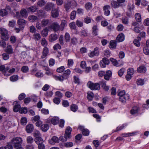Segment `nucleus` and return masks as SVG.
<instances>
[{
  "label": "nucleus",
  "mask_w": 149,
  "mask_h": 149,
  "mask_svg": "<svg viewBox=\"0 0 149 149\" xmlns=\"http://www.w3.org/2000/svg\"><path fill=\"white\" fill-rule=\"evenodd\" d=\"M10 68L8 66L5 67L4 65H2L0 66V71L3 74L6 76H9L11 74H13L15 71V69L12 68L9 70Z\"/></svg>",
  "instance_id": "nucleus-1"
},
{
  "label": "nucleus",
  "mask_w": 149,
  "mask_h": 149,
  "mask_svg": "<svg viewBox=\"0 0 149 149\" xmlns=\"http://www.w3.org/2000/svg\"><path fill=\"white\" fill-rule=\"evenodd\" d=\"M22 139L20 137L13 138L11 140V143L14 145V146L16 149H23L21 147Z\"/></svg>",
  "instance_id": "nucleus-2"
},
{
  "label": "nucleus",
  "mask_w": 149,
  "mask_h": 149,
  "mask_svg": "<svg viewBox=\"0 0 149 149\" xmlns=\"http://www.w3.org/2000/svg\"><path fill=\"white\" fill-rule=\"evenodd\" d=\"M0 33L1 34V38L2 39L5 41L8 40L9 35L7 30L3 28H0Z\"/></svg>",
  "instance_id": "nucleus-3"
},
{
  "label": "nucleus",
  "mask_w": 149,
  "mask_h": 149,
  "mask_svg": "<svg viewBox=\"0 0 149 149\" xmlns=\"http://www.w3.org/2000/svg\"><path fill=\"white\" fill-rule=\"evenodd\" d=\"M87 85L91 90H99L100 89L99 84L97 83H93L91 81L88 82Z\"/></svg>",
  "instance_id": "nucleus-4"
},
{
  "label": "nucleus",
  "mask_w": 149,
  "mask_h": 149,
  "mask_svg": "<svg viewBox=\"0 0 149 149\" xmlns=\"http://www.w3.org/2000/svg\"><path fill=\"white\" fill-rule=\"evenodd\" d=\"M50 27L55 32L60 30V26L56 22H53L51 25Z\"/></svg>",
  "instance_id": "nucleus-5"
},
{
  "label": "nucleus",
  "mask_w": 149,
  "mask_h": 149,
  "mask_svg": "<svg viewBox=\"0 0 149 149\" xmlns=\"http://www.w3.org/2000/svg\"><path fill=\"white\" fill-rule=\"evenodd\" d=\"M59 15V9L58 8H54L51 11V16L53 18H55L58 17Z\"/></svg>",
  "instance_id": "nucleus-6"
},
{
  "label": "nucleus",
  "mask_w": 149,
  "mask_h": 149,
  "mask_svg": "<svg viewBox=\"0 0 149 149\" xmlns=\"http://www.w3.org/2000/svg\"><path fill=\"white\" fill-rule=\"evenodd\" d=\"M99 54V48L98 47H96L94 49L93 51L92 52L88 54V56L91 57H92L94 56H98Z\"/></svg>",
  "instance_id": "nucleus-7"
},
{
  "label": "nucleus",
  "mask_w": 149,
  "mask_h": 149,
  "mask_svg": "<svg viewBox=\"0 0 149 149\" xmlns=\"http://www.w3.org/2000/svg\"><path fill=\"white\" fill-rule=\"evenodd\" d=\"M49 142L51 144H54L56 143H58L59 142V139L58 137L54 136L49 139Z\"/></svg>",
  "instance_id": "nucleus-8"
},
{
  "label": "nucleus",
  "mask_w": 149,
  "mask_h": 149,
  "mask_svg": "<svg viewBox=\"0 0 149 149\" xmlns=\"http://www.w3.org/2000/svg\"><path fill=\"white\" fill-rule=\"evenodd\" d=\"M54 4L51 3H47L45 6V10L47 11H50L52 9H54Z\"/></svg>",
  "instance_id": "nucleus-9"
},
{
  "label": "nucleus",
  "mask_w": 149,
  "mask_h": 149,
  "mask_svg": "<svg viewBox=\"0 0 149 149\" xmlns=\"http://www.w3.org/2000/svg\"><path fill=\"white\" fill-rule=\"evenodd\" d=\"M26 21L22 19H18L17 21V23L20 29L23 28L26 23Z\"/></svg>",
  "instance_id": "nucleus-10"
},
{
  "label": "nucleus",
  "mask_w": 149,
  "mask_h": 149,
  "mask_svg": "<svg viewBox=\"0 0 149 149\" xmlns=\"http://www.w3.org/2000/svg\"><path fill=\"white\" fill-rule=\"evenodd\" d=\"M13 104L14 105L13 111L14 112H17L19 110L21 106L17 101L14 102Z\"/></svg>",
  "instance_id": "nucleus-11"
},
{
  "label": "nucleus",
  "mask_w": 149,
  "mask_h": 149,
  "mask_svg": "<svg viewBox=\"0 0 149 149\" xmlns=\"http://www.w3.org/2000/svg\"><path fill=\"white\" fill-rule=\"evenodd\" d=\"M130 96L128 94H126L124 96L119 97V100L122 102H125L127 100L129 99Z\"/></svg>",
  "instance_id": "nucleus-12"
},
{
  "label": "nucleus",
  "mask_w": 149,
  "mask_h": 149,
  "mask_svg": "<svg viewBox=\"0 0 149 149\" xmlns=\"http://www.w3.org/2000/svg\"><path fill=\"white\" fill-rule=\"evenodd\" d=\"M110 8V6L109 5L105 6L103 7V9L104 11V14L106 16L109 15L110 14V12L109 10Z\"/></svg>",
  "instance_id": "nucleus-13"
},
{
  "label": "nucleus",
  "mask_w": 149,
  "mask_h": 149,
  "mask_svg": "<svg viewBox=\"0 0 149 149\" xmlns=\"http://www.w3.org/2000/svg\"><path fill=\"white\" fill-rule=\"evenodd\" d=\"M58 38V36L55 33H52L51 34L49 37V40L50 42H53Z\"/></svg>",
  "instance_id": "nucleus-14"
},
{
  "label": "nucleus",
  "mask_w": 149,
  "mask_h": 149,
  "mask_svg": "<svg viewBox=\"0 0 149 149\" xmlns=\"http://www.w3.org/2000/svg\"><path fill=\"white\" fill-rule=\"evenodd\" d=\"M117 45L116 41L111 40L110 41L109 47L111 49H115L116 48Z\"/></svg>",
  "instance_id": "nucleus-15"
},
{
  "label": "nucleus",
  "mask_w": 149,
  "mask_h": 149,
  "mask_svg": "<svg viewBox=\"0 0 149 149\" xmlns=\"http://www.w3.org/2000/svg\"><path fill=\"white\" fill-rule=\"evenodd\" d=\"M125 38L124 35L122 33L119 34L118 35L116 38V40L118 42L123 41Z\"/></svg>",
  "instance_id": "nucleus-16"
},
{
  "label": "nucleus",
  "mask_w": 149,
  "mask_h": 149,
  "mask_svg": "<svg viewBox=\"0 0 149 149\" xmlns=\"http://www.w3.org/2000/svg\"><path fill=\"white\" fill-rule=\"evenodd\" d=\"M137 70L139 73H143L146 72V69L145 66H141L137 68Z\"/></svg>",
  "instance_id": "nucleus-17"
},
{
  "label": "nucleus",
  "mask_w": 149,
  "mask_h": 149,
  "mask_svg": "<svg viewBox=\"0 0 149 149\" xmlns=\"http://www.w3.org/2000/svg\"><path fill=\"white\" fill-rule=\"evenodd\" d=\"M34 129L33 125L30 124L27 125L26 127V130L28 133L31 132Z\"/></svg>",
  "instance_id": "nucleus-18"
},
{
  "label": "nucleus",
  "mask_w": 149,
  "mask_h": 149,
  "mask_svg": "<svg viewBox=\"0 0 149 149\" xmlns=\"http://www.w3.org/2000/svg\"><path fill=\"white\" fill-rule=\"evenodd\" d=\"M71 131L72 128L69 126L67 127L65 130V135H66L68 137L70 138L71 136Z\"/></svg>",
  "instance_id": "nucleus-19"
},
{
  "label": "nucleus",
  "mask_w": 149,
  "mask_h": 149,
  "mask_svg": "<svg viewBox=\"0 0 149 149\" xmlns=\"http://www.w3.org/2000/svg\"><path fill=\"white\" fill-rule=\"evenodd\" d=\"M48 32L49 29L46 27L41 31L40 33L42 36L46 37L48 35Z\"/></svg>",
  "instance_id": "nucleus-20"
},
{
  "label": "nucleus",
  "mask_w": 149,
  "mask_h": 149,
  "mask_svg": "<svg viewBox=\"0 0 149 149\" xmlns=\"http://www.w3.org/2000/svg\"><path fill=\"white\" fill-rule=\"evenodd\" d=\"M111 6L114 8H118L120 6L118 2L113 0L111 1Z\"/></svg>",
  "instance_id": "nucleus-21"
},
{
  "label": "nucleus",
  "mask_w": 149,
  "mask_h": 149,
  "mask_svg": "<svg viewBox=\"0 0 149 149\" xmlns=\"http://www.w3.org/2000/svg\"><path fill=\"white\" fill-rule=\"evenodd\" d=\"M50 120L52 124L54 125H56L59 122V118L58 117H54Z\"/></svg>",
  "instance_id": "nucleus-22"
},
{
  "label": "nucleus",
  "mask_w": 149,
  "mask_h": 149,
  "mask_svg": "<svg viewBox=\"0 0 149 149\" xmlns=\"http://www.w3.org/2000/svg\"><path fill=\"white\" fill-rule=\"evenodd\" d=\"M49 22V20L48 19H44L42 20L41 21V24L42 26L45 27L48 25Z\"/></svg>",
  "instance_id": "nucleus-23"
},
{
  "label": "nucleus",
  "mask_w": 149,
  "mask_h": 149,
  "mask_svg": "<svg viewBox=\"0 0 149 149\" xmlns=\"http://www.w3.org/2000/svg\"><path fill=\"white\" fill-rule=\"evenodd\" d=\"M141 38L140 37H138L136 39L134 40L133 43L137 47H139L140 46V44L139 41L141 40Z\"/></svg>",
  "instance_id": "nucleus-24"
},
{
  "label": "nucleus",
  "mask_w": 149,
  "mask_h": 149,
  "mask_svg": "<svg viewBox=\"0 0 149 149\" xmlns=\"http://www.w3.org/2000/svg\"><path fill=\"white\" fill-rule=\"evenodd\" d=\"M112 74L110 70L107 71L106 72V74L104 75V78L107 80H108L109 78L111 77Z\"/></svg>",
  "instance_id": "nucleus-25"
},
{
  "label": "nucleus",
  "mask_w": 149,
  "mask_h": 149,
  "mask_svg": "<svg viewBox=\"0 0 149 149\" xmlns=\"http://www.w3.org/2000/svg\"><path fill=\"white\" fill-rule=\"evenodd\" d=\"M70 74V70L69 69H68L64 71L63 76L65 79H66L68 78V76Z\"/></svg>",
  "instance_id": "nucleus-26"
},
{
  "label": "nucleus",
  "mask_w": 149,
  "mask_h": 149,
  "mask_svg": "<svg viewBox=\"0 0 149 149\" xmlns=\"http://www.w3.org/2000/svg\"><path fill=\"white\" fill-rule=\"evenodd\" d=\"M6 51L7 53L11 54L13 53V49L11 46L9 45L7 46L6 49Z\"/></svg>",
  "instance_id": "nucleus-27"
},
{
  "label": "nucleus",
  "mask_w": 149,
  "mask_h": 149,
  "mask_svg": "<svg viewBox=\"0 0 149 149\" xmlns=\"http://www.w3.org/2000/svg\"><path fill=\"white\" fill-rule=\"evenodd\" d=\"M53 77L56 80L59 81H63L64 79H65L63 76H57L53 75Z\"/></svg>",
  "instance_id": "nucleus-28"
},
{
  "label": "nucleus",
  "mask_w": 149,
  "mask_h": 149,
  "mask_svg": "<svg viewBox=\"0 0 149 149\" xmlns=\"http://www.w3.org/2000/svg\"><path fill=\"white\" fill-rule=\"evenodd\" d=\"M21 16L24 17H26L28 16L27 13L26 9H23L21 10L20 12Z\"/></svg>",
  "instance_id": "nucleus-29"
},
{
  "label": "nucleus",
  "mask_w": 149,
  "mask_h": 149,
  "mask_svg": "<svg viewBox=\"0 0 149 149\" xmlns=\"http://www.w3.org/2000/svg\"><path fill=\"white\" fill-rule=\"evenodd\" d=\"M34 141L37 144L43 143V142L42 139L40 137H36L34 139Z\"/></svg>",
  "instance_id": "nucleus-30"
},
{
  "label": "nucleus",
  "mask_w": 149,
  "mask_h": 149,
  "mask_svg": "<svg viewBox=\"0 0 149 149\" xmlns=\"http://www.w3.org/2000/svg\"><path fill=\"white\" fill-rule=\"evenodd\" d=\"M71 6V2L70 1H68L65 4L64 8L65 10L68 11L70 9Z\"/></svg>",
  "instance_id": "nucleus-31"
},
{
  "label": "nucleus",
  "mask_w": 149,
  "mask_h": 149,
  "mask_svg": "<svg viewBox=\"0 0 149 149\" xmlns=\"http://www.w3.org/2000/svg\"><path fill=\"white\" fill-rule=\"evenodd\" d=\"M49 125L47 124H44L41 125V129L42 131L45 132L49 129Z\"/></svg>",
  "instance_id": "nucleus-32"
},
{
  "label": "nucleus",
  "mask_w": 149,
  "mask_h": 149,
  "mask_svg": "<svg viewBox=\"0 0 149 149\" xmlns=\"http://www.w3.org/2000/svg\"><path fill=\"white\" fill-rule=\"evenodd\" d=\"M33 38L36 41H38L41 39V36L39 33H35L33 35Z\"/></svg>",
  "instance_id": "nucleus-33"
},
{
  "label": "nucleus",
  "mask_w": 149,
  "mask_h": 149,
  "mask_svg": "<svg viewBox=\"0 0 149 149\" xmlns=\"http://www.w3.org/2000/svg\"><path fill=\"white\" fill-rule=\"evenodd\" d=\"M49 53L48 49L47 47H45L43 49L42 55L44 57L47 56Z\"/></svg>",
  "instance_id": "nucleus-34"
},
{
  "label": "nucleus",
  "mask_w": 149,
  "mask_h": 149,
  "mask_svg": "<svg viewBox=\"0 0 149 149\" xmlns=\"http://www.w3.org/2000/svg\"><path fill=\"white\" fill-rule=\"evenodd\" d=\"M37 9V8L35 6H32L27 8V11L29 12H35Z\"/></svg>",
  "instance_id": "nucleus-35"
},
{
  "label": "nucleus",
  "mask_w": 149,
  "mask_h": 149,
  "mask_svg": "<svg viewBox=\"0 0 149 149\" xmlns=\"http://www.w3.org/2000/svg\"><path fill=\"white\" fill-rule=\"evenodd\" d=\"M135 17L136 21L138 22H140L141 21V15L140 14L137 13L135 15Z\"/></svg>",
  "instance_id": "nucleus-36"
},
{
  "label": "nucleus",
  "mask_w": 149,
  "mask_h": 149,
  "mask_svg": "<svg viewBox=\"0 0 149 149\" xmlns=\"http://www.w3.org/2000/svg\"><path fill=\"white\" fill-rule=\"evenodd\" d=\"M8 14V12L5 9H2L0 10V15L4 16L7 15Z\"/></svg>",
  "instance_id": "nucleus-37"
},
{
  "label": "nucleus",
  "mask_w": 149,
  "mask_h": 149,
  "mask_svg": "<svg viewBox=\"0 0 149 149\" xmlns=\"http://www.w3.org/2000/svg\"><path fill=\"white\" fill-rule=\"evenodd\" d=\"M70 139V138L68 137L67 136L64 135V137L63 136H61L59 137V140H60L62 142H65L68 139Z\"/></svg>",
  "instance_id": "nucleus-38"
},
{
  "label": "nucleus",
  "mask_w": 149,
  "mask_h": 149,
  "mask_svg": "<svg viewBox=\"0 0 149 149\" xmlns=\"http://www.w3.org/2000/svg\"><path fill=\"white\" fill-rule=\"evenodd\" d=\"M139 111V108L137 107H133L131 110V112L132 114H134L137 113Z\"/></svg>",
  "instance_id": "nucleus-39"
},
{
  "label": "nucleus",
  "mask_w": 149,
  "mask_h": 149,
  "mask_svg": "<svg viewBox=\"0 0 149 149\" xmlns=\"http://www.w3.org/2000/svg\"><path fill=\"white\" fill-rule=\"evenodd\" d=\"M92 33L95 36H97V31L98 29L96 25H94L92 28Z\"/></svg>",
  "instance_id": "nucleus-40"
},
{
  "label": "nucleus",
  "mask_w": 149,
  "mask_h": 149,
  "mask_svg": "<svg viewBox=\"0 0 149 149\" xmlns=\"http://www.w3.org/2000/svg\"><path fill=\"white\" fill-rule=\"evenodd\" d=\"M13 147L10 144L8 143L5 147H1L0 149H13Z\"/></svg>",
  "instance_id": "nucleus-41"
},
{
  "label": "nucleus",
  "mask_w": 149,
  "mask_h": 149,
  "mask_svg": "<svg viewBox=\"0 0 149 149\" xmlns=\"http://www.w3.org/2000/svg\"><path fill=\"white\" fill-rule=\"evenodd\" d=\"M7 53H4L1 56L3 60H8L10 57L9 54Z\"/></svg>",
  "instance_id": "nucleus-42"
},
{
  "label": "nucleus",
  "mask_w": 149,
  "mask_h": 149,
  "mask_svg": "<svg viewBox=\"0 0 149 149\" xmlns=\"http://www.w3.org/2000/svg\"><path fill=\"white\" fill-rule=\"evenodd\" d=\"M41 45L45 47H46L48 44V43L46 40L44 38H42L41 42Z\"/></svg>",
  "instance_id": "nucleus-43"
},
{
  "label": "nucleus",
  "mask_w": 149,
  "mask_h": 149,
  "mask_svg": "<svg viewBox=\"0 0 149 149\" xmlns=\"http://www.w3.org/2000/svg\"><path fill=\"white\" fill-rule=\"evenodd\" d=\"M70 109L72 111L75 112L78 109L77 106L76 104H73L71 106Z\"/></svg>",
  "instance_id": "nucleus-44"
},
{
  "label": "nucleus",
  "mask_w": 149,
  "mask_h": 149,
  "mask_svg": "<svg viewBox=\"0 0 149 149\" xmlns=\"http://www.w3.org/2000/svg\"><path fill=\"white\" fill-rule=\"evenodd\" d=\"M122 23L125 25H127L128 23V19L126 17H123L121 19Z\"/></svg>",
  "instance_id": "nucleus-45"
},
{
  "label": "nucleus",
  "mask_w": 149,
  "mask_h": 149,
  "mask_svg": "<svg viewBox=\"0 0 149 149\" xmlns=\"http://www.w3.org/2000/svg\"><path fill=\"white\" fill-rule=\"evenodd\" d=\"M10 79L12 81H15L18 79V77L17 75H14L10 77Z\"/></svg>",
  "instance_id": "nucleus-46"
},
{
  "label": "nucleus",
  "mask_w": 149,
  "mask_h": 149,
  "mask_svg": "<svg viewBox=\"0 0 149 149\" xmlns=\"http://www.w3.org/2000/svg\"><path fill=\"white\" fill-rule=\"evenodd\" d=\"M76 25L79 27H82L83 26V22L82 21L77 20L76 22Z\"/></svg>",
  "instance_id": "nucleus-47"
},
{
  "label": "nucleus",
  "mask_w": 149,
  "mask_h": 149,
  "mask_svg": "<svg viewBox=\"0 0 149 149\" xmlns=\"http://www.w3.org/2000/svg\"><path fill=\"white\" fill-rule=\"evenodd\" d=\"M28 18L30 21L33 22L37 19V17L35 16L31 15L29 16Z\"/></svg>",
  "instance_id": "nucleus-48"
},
{
  "label": "nucleus",
  "mask_w": 149,
  "mask_h": 149,
  "mask_svg": "<svg viewBox=\"0 0 149 149\" xmlns=\"http://www.w3.org/2000/svg\"><path fill=\"white\" fill-rule=\"evenodd\" d=\"M33 141V139L31 136H28L26 138V142L28 143H32Z\"/></svg>",
  "instance_id": "nucleus-49"
},
{
  "label": "nucleus",
  "mask_w": 149,
  "mask_h": 149,
  "mask_svg": "<svg viewBox=\"0 0 149 149\" xmlns=\"http://www.w3.org/2000/svg\"><path fill=\"white\" fill-rule=\"evenodd\" d=\"M65 40L66 42H69L70 37V34L68 33H66L65 35Z\"/></svg>",
  "instance_id": "nucleus-50"
},
{
  "label": "nucleus",
  "mask_w": 149,
  "mask_h": 149,
  "mask_svg": "<svg viewBox=\"0 0 149 149\" xmlns=\"http://www.w3.org/2000/svg\"><path fill=\"white\" fill-rule=\"evenodd\" d=\"M69 26L71 29L76 30L77 28L76 24L74 22H72L69 24Z\"/></svg>",
  "instance_id": "nucleus-51"
},
{
  "label": "nucleus",
  "mask_w": 149,
  "mask_h": 149,
  "mask_svg": "<svg viewBox=\"0 0 149 149\" xmlns=\"http://www.w3.org/2000/svg\"><path fill=\"white\" fill-rule=\"evenodd\" d=\"M85 8L86 9L88 10H91L92 7V4L90 3H86L85 4Z\"/></svg>",
  "instance_id": "nucleus-52"
},
{
  "label": "nucleus",
  "mask_w": 149,
  "mask_h": 149,
  "mask_svg": "<svg viewBox=\"0 0 149 149\" xmlns=\"http://www.w3.org/2000/svg\"><path fill=\"white\" fill-rule=\"evenodd\" d=\"M87 98L89 100H92L94 94L92 92H91L88 93Z\"/></svg>",
  "instance_id": "nucleus-53"
},
{
  "label": "nucleus",
  "mask_w": 149,
  "mask_h": 149,
  "mask_svg": "<svg viewBox=\"0 0 149 149\" xmlns=\"http://www.w3.org/2000/svg\"><path fill=\"white\" fill-rule=\"evenodd\" d=\"M66 22L65 21L63 20L62 21L60 25V30L63 31L64 29V27L65 25Z\"/></svg>",
  "instance_id": "nucleus-54"
},
{
  "label": "nucleus",
  "mask_w": 149,
  "mask_h": 149,
  "mask_svg": "<svg viewBox=\"0 0 149 149\" xmlns=\"http://www.w3.org/2000/svg\"><path fill=\"white\" fill-rule=\"evenodd\" d=\"M76 13L75 11H72L70 14V19L72 20L75 19L76 17Z\"/></svg>",
  "instance_id": "nucleus-55"
},
{
  "label": "nucleus",
  "mask_w": 149,
  "mask_h": 149,
  "mask_svg": "<svg viewBox=\"0 0 149 149\" xmlns=\"http://www.w3.org/2000/svg\"><path fill=\"white\" fill-rule=\"evenodd\" d=\"M110 61L112 62V64L113 65L115 66H118V63L115 59L112 58H110Z\"/></svg>",
  "instance_id": "nucleus-56"
},
{
  "label": "nucleus",
  "mask_w": 149,
  "mask_h": 149,
  "mask_svg": "<svg viewBox=\"0 0 149 149\" xmlns=\"http://www.w3.org/2000/svg\"><path fill=\"white\" fill-rule=\"evenodd\" d=\"M134 73V69L132 68H130L127 69V73L128 74L132 75Z\"/></svg>",
  "instance_id": "nucleus-57"
},
{
  "label": "nucleus",
  "mask_w": 149,
  "mask_h": 149,
  "mask_svg": "<svg viewBox=\"0 0 149 149\" xmlns=\"http://www.w3.org/2000/svg\"><path fill=\"white\" fill-rule=\"evenodd\" d=\"M74 64L73 60L71 59H69L68 61V65L69 67L72 66Z\"/></svg>",
  "instance_id": "nucleus-58"
},
{
  "label": "nucleus",
  "mask_w": 149,
  "mask_h": 149,
  "mask_svg": "<svg viewBox=\"0 0 149 149\" xmlns=\"http://www.w3.org/2000/svg\"><path fill=\"white\" fill-rule=\"evenodd\" d=\"M21 70L23 72L26 73L29 70V68L27 66H24L22 67Z\"/></svg>",
  "instance_id": "nucleus-59"
},
{
  "label": "nucleus",
  "mask_w": 149,
  "mask_h": 149,
  "mask_svg": "<svg viewBox=\"0 0 149 149\" xmlns=\"http://www.w3.org/2000/svg\"><path fill=\"white\" fill-rule=\"evenodd\" d=\"M45 4V2L43 0H40L38 1L37 3L38 5L40 7L43 6Z\"/></svg>",
  "instance_id": "nucleus-60"
},
{
  "label": "nucleus",
  "mask_w": 149,
  "mask_h": 149,
  "mask_svg": "<svg viewBox=\"0 0 149 149\" xmlns=\"http://www.w3.org/2000/svg\"><path fill=\"white\" fill-rule=\"evenodd\" d=\"M82 132L83 135L86 136L88 135L89 133L88 130L86 129L82 130Z\"/></svg>",
  "instance_id": "nucleus-61"
},
{
  "label": "nucleus",
  "mask_w": 149,
  "mask_h": 149,
  "mask_svg": "<svg viewBox=\"0 0 149 149\" xmlns=\"http://www.w3.org/2000/svg\"><path fill=\"white\" fill-rule=\"evenodd\" d=\"M84 22L86 24H89L91 22V19L90 17L88 16H86L84 19Z\"/></svg>",
  "instance_id": "nucleus-62"
},
{
  "label": "nucleus",
  "mask_w": 149,
  "mask_h": 149,
  "mask_svg": "<svg viewBox=\"0 0 149 149\" xmlns=\"http://www.w3.org/2000/svg\"><path fill=\"white\" fill-rule=\"evenodd\" d=\"M136 82L138 85H143L144 84V81L143 80L140 79H138Z\"/></svg>",
  "instance_id": "nucleus-63"
},
{
  "label": "nucleus",
  "mask_w": 149,
  "mask_h": 149,
  "mask_svg": "<svg viewBox=\"0 0 149 149\" xmlns=\"http://www.w3.org/2000/svg\"><path fill=\"white\" fill-rule=\"evenodd\" d=\"M27 122L26 118L25 117H22L21 119V123L22 125H25Z\"/></svg>",
  "instance_id": "nucleus-64"
}]
</instances>
